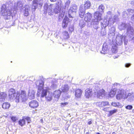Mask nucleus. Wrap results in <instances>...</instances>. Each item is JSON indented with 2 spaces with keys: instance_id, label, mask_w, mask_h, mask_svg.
<instances>
[{
  "instance_id": "obj_13",
  "label": "nucleus",
  "mask_w": 134,
  "mask_h": 134,
  "mask_svg": "<svg viewBox=\"0 0 134 134\" xmlns=\"http://www.w3.org/2000/svg\"><path fill=\"white\" fill-rule=\"evenodd\" d=\"M123 36L120 34H118L117 35L116 38V44L119 45H121L122 43Z\"/></svg>"
},
{
  "instance_id": "obj_57",
  "label": "nucleus",
  "mask_w": 134,
  "mask_h": 134,
  "mask_svg": "<svg viewBox=\"0 0 134 134\" xmlns=\"http://www.w3.org/2000/svg\"><path fill=\"white\" fill-rule=\"evenodd\" d=\"M130 4H134V0L131 1L130 2Z\"/></svg>"
},
{
  "instance_id": "obj_45",
  "label": "nucleus",
  "mask_w": 134,
  "mask_h": 134,
  "mask_svg": "<svg viewBox=\"0 0 134 134\" xmlns=\"http://www.w3.org/2000/svg\"><path fill=\"white\" fill-rule=\"evenodd\" d=\"M111 105L114 107H119L120 105V103L119 102H113L111 103Z\"/></svg>"
},
{
  "instance_id": "obj_17",
  "label": "nucleus",
  "mask_w": 134,
  "mask_h": 134,
  "mask_svg": "<svg viewBox=\"0 0 134 134\" xmlns=\"http://www.w3.org/2000/svg\"><path fill=\"white\" fill-rule=\"evenodd\" d=\"M69 18L66 16H65L63 21L62 23V27L63 28H65L68 25L69 22Z\"/></svg>"
},
{
  "instance_id": "obj_41",
  "label": "nucleus",
  "mask_w": 134,
  "mask_h": 134,
  "mask_svg": "<svg viewBox=\"0 0 134 134\" xmlns=\"http://www.w3.org/2000/svg\"><path fill=\"white\" fill-rule=\"evenodd\" d=\"M111 49L113 53H116L117 52V47L115 45L112 46Z\"/></svg>"
},
{
  "instance_id": "obj_16",
  "label": "nucleus",
  "mask_w": 134,
  "mask_h": 134,
  "mask_svg": "<svg viewBox=\"0 0 134 134\" xmlns=\"http://www.w3.org/2000/svg\"><path fill=\"white\" fill-rule=\"evenodd\" d=\"M86 9L83 8V6L81 5L79 8V14L81 18L83 17L85 13Z\"/></svg>"
},
{
  "instance_id": "obj_9",
  "label": "nucleus",
  "mask_w": 134,
  "mask_h": 134,
  "mask_svg": "<svg viewBox=\"0 0 134 134\" xmlns=\"http://www.w3.org/2000/svg\"><path fill=\"white\" fill-rule=\"evenodd\" d=\"M118 86H120L119 84L116 83L114 84L113 87L112 89H111L109 93V96L110 97H113L116 93V91H118L117 89Z\"/></svg>"
},
{
  "instance_id": "obj_30",
  "label": "nucleus",
  "mask_w": 134,
  "mask_h": 134,
  "mask_svg": "<svg viewBox=\"0 0 134 134\" xmlns=\"http://www.w3.org/2000/svg\"><path fill=\"white\" fill-rule=\"evenodd\" d=\"M86 21L82 19L80 20L79 26L82 29L85 26L86 24Z\"/></svg>"
},
{
  "instance_id": "obj_6",
  "label": "nucleus",
  "mask_w": 134,
  "mask_h": 134,
  "mask_svg": "<svg viewBox=\"0 0 134 134\" xmlns=\"http://www.w3.org/2000/svg\"><path fill=\"white\" fill-rule=\"evenodd\" d=\"M43 0H33L32 3V11H35L38 7L41 8L43 5Z\"/></svg>"
},
{
  "instance_id": "obj_53",
  "label": "nucleus",
  "mask_w": 134,
  "mask_h": 134,
  "mask_svg": "<svg viewBox=\"0 0 134 134\" xmlns=\"http://www.w3.org/2000/svg\"><path fill=\"white\" fill-rule=\"evenodd\" d=\"M68 104V103L67 102L62 103H61V105L62 107H63L67 105Z\"/></svg>"
},
{
  "instance_id": "obj_22",
  "label": "nucleus",
  "mask_w": 134,
  "mask_h": 134,
  "mask_svg": "<svg viewBox=\"0 0 134 134\" xmlns=\"http://www.w3.org/2000/svg\"><path fill=\"white\" fill-rule=\"evenodd\" d=\"M30 7L29 5H26L25 7L24 10V15L25 16H27L29 14V10H30Z\"/></svg>"
},
{
  "instance_id": "obj_24",
  "label": "nucleus",
  "mask_w": 134,
  "mask_h": 134,
  "mask_svg": "<svg viewBox=\"0 0 134 134\" xmlns=\"http://www.w3.org/2000/svg\"><path fill=\"white\" fill-rule=\"evenodd\" d=\"M82 91L81 89H76L75 94V97L78 98H80L82 95Z\"/></svg>"
},
{
  "instance_id": "obj_38",
  "label": "nucleus",
  "mask_w": 134,
  "mask_h": 134,
  "mask_svg": "<svg viewBox=\"0 0 134 134\" xmlns=\"http://www.w3.org/2000/svg\"><path fill=\"white\" fill-rule=\"evenodd\" d=\"M133 93H128L125 99L127 98L128 99L131 100L133 98Z\"/></svg>"
},
{
  "instance_id": "obj_34",
  "label": "nucleus",
  "mask_w": 134,
  "mask_h": 134,
  "mask_svg": "<svg viewBox=\"0 0 134 134\" xmlns=\"http://www.w3.org/2000/svg\"><path fill=\"white\" fill-rule=\"evenodd\" d=\"M26 121L24 118L20 119L18 121V124L21 126H24L25 124Z\"/></svg>"
},
{
  "instance_id": "obj_7",
  "label": "nucleus",
  "mask_w": 134,
  "mask_h": 134,
  "mask_svg": "<svg viewBox=\"0 0 134 134\" xmlns=\"http://www.w3.org/2000/svg\"><path fill=\"white\" fill-rule=\"evenodd\" d=\"M77 11V6L76 5H72L68 10V15L69 18H73Z\"/></svg>"
},
{
  "instance_id": "obj_31",
  "label": "nucleus",
  "mask_w": 134,
  "mask_h": 134,
  "mask_svg": "<svg viewBox=\"0 0 134 134\" xmlns=\"http://www.w3.org/2000/svg\"><path fill=\"white\" fill-rule=\"evenodd\" d=\"M10 105L9 103L5 102L3 103L2 105V107L4 109H8L10 107Z\"/></svg>"
},
{
  "instance_id": "obj_43",
  "label": "nucleus",
  "mask_w": 134,
  "mask_h": 134,
  "mask_svg": "<svg viewBox=\"0 0 134 134\" xmlns=\"http://www.w3.org/2000/svg\"><path fill=\"white\" fill-rule=\"evenodd\" d=\"M74 30V25L73 24L70 25L69 27V31L70 33H71Z\"/></svg>"
},
{
  "instance_id": "obj_39",
  "label": "nucleus",
  "mask_w": 134,
  "mask_h": 134,
  "mask_svg": "<svg viewBox=\"0 0 134 134\" xmlns=\"http://www.w3.org/2000/svg\"><path fill=\"white\" fill-rule=\"evenodd\" d=\"M53 95L55 98H59V90H56L54 92Z\"/></svg>"
},
{
  "instance_id": "obj_54",
  "label": "nucleus",
  "mask_w": 134,
  "mask_h": 134,
  "mask_svg": "<svg viewBox=\"0 0 134 134\" xmlns=\"http://www.w3.org/2000/svg\"><path fill=\"white\" fill-rule=\"evenodd\" d=\"M131 65L130 63H127L125 64V66L126 68H128L130 67Z\"/></svg>"
},
{
  "instance_id": "obj_29",
  "label": "nucleus",
  "mask_w": 134,
  "mask_h": 134,
  "mask_svg": "<svg viewBox=\"0 0 134 134\" xmlns=\"http://www.w3.org/2000/svg\"><path fill=\"white\" fill-rule=\"evenodd\" d=\"M55 7L53 9V11H52L53 13L52 15H53L54 13L56 14L58 13L59 11V2H57L56 3Z\"/></svg>"
},
{
  "instance_id": "obj_52",
  "label": "nucleus",
  "mask_w": 134,
  "mask_h": 134,
  "mask_svg": "<svg viewBox=\"0 0 134 134\" xmlns=\"http://www.w3.org/2000/svg\"><path fill=\"white\" fill-rule=\"evenodd\" d=\"M126 108L127 109L131 110L132 108V106L131 105H128L126 107Z\"/></svg>"
},
{
  "instance_id": "obj_28",
  "label": "nucleus",
  "mask_w": 134,
  "mask_h": 134,
  "mask_svg": "<svg viewBox=\"0 0 134 134\" xmlns=\"http://www.w3.org/2000/svg\"><path fill=\"white\" fill-rule=\"evenodd\" d=\"M62 91L64 92H66L69 90V86L68 85H63L61 88Z\"/></svg>"
},
{
  "instance_id": "obj_47",
  "label": "nucleus",
  "mask_w": 134,
  "mask_h": 134,
  "mask_svg": "<svg viewBox=\"0 0 134 134\" xmlns=\"http://www.w3.org/2000/svg\"><path fill=\"white\" fill-rule=\"evenodd\" d=\"M128 13L127 11H125L123 12V18H126L128 16Z\"/></svg>"
},
{
  "instance_id": "obj_23",
  "label": "nucleus",
  "mask_w": 134,
  "mask_h": 134,
  "mask_svg": "<svg viewBox=\"0 0 134 134\" xmlns=\"http://www.w3.org/2000/svg\"><path fill=\"white\" fill-rule=\"evenodd\" d=\"M28 97L30 99H34L35 97L34 91L32 90H29L28 93Z\"/></svg>"
},
{
  "instance_id": "obj_46",
  "label": "nucleus",
  "mask_w": 134,
  "mask_h": 134,
  "mask_svg": "<svg viewBox=\"0 0 134 134\" xmlns=\"http://www.w3.org/2000/svg\"><path fill=\"white\" fill-rule=\"evenodd\" d=\"M127 11L128 12L129 14L130 15L132 13H134V9H129L127 10Z\"/></svg>"
},
{
  "instance_id": "obj_42",
  "label": "nucleus",
  "mask_w": 134,
  "mask_h": 134,
  "mask_svg": "<svg viewBox=\"0 0 134 134\" xmlns=\"http://www.w3.org/2000/svg\"><path fill=\"white\" fill-rule=\"evenodd\" d=\"M104 9V7L103 4H101L99 7L98 8V10L99 11V12H102Z\"/></svg>"
},
{
  "instance_id": "obj_40",
  "label": "nucleus",
  "mask_w": 134,
  "mask_h": 134,
  "mask_svg": "<svg viewBox=\"0 0 134 134\" xmlns=\"http://www.w3.org/2000/svg\"><path fill=\"white\" fill-rule=\"evenodd\" d=\"M6 94L4 92H2L0 93V98L4 99L6 96Z\"/></svg>"
},
{
  "instance_id": "obj_4",
  "label": "nucleus",
  "mask_w": 134,
  "mask_h": 134,
  "mask_svg": "<svg viewBox=\"0 0 134 134\" xmlns=\"http://www.w3.org/2000/svg\"><path fill=\"white\" fill-rule=\"evenodd\" d=\"M118 28L120 30H122L127 28V32L128 34L132 35L134 32L133 28L131 27L129 24H127L124 23H122L118 26Z\"/></svg>"
},
{
  "instance_id": "obj_11",
  "label": "nucleus",
  "mask_w": 134,
  "mask_h": 134,
  "mask_svg": "<svg viewBox=\"0 0 134 134\" xmlns=\"http://www.w3.org/2000/svg\"><path fill=\"white\" fill-rule=\"evenodd\" d=\"M9 97L11 99H14L15 100V98L18 93H15V90L13 88L10 89L8 91Z\"/></svg>"
},
{
  "instance_id": "obj_15",
  "label": "nucleus",
  "mask_w": 134,
  "mask_h": 134,
  "mask_svg": "<svg viewBox=\"0 0 134 134\" xmlns=\"http://www.w3.org/2000/svg\"><path fill=\"white\" fill-rule=\"evenodd\" d=\"M115 27L113 26L110 28H109L108 35L110 36H111V38H113L115 35Z\"/></svg>"
},
{
  "instance_id": "obj_3",
  "label": "nucleus",
  "mask_w": 134,
  "mask_h": 134,
  "mask_svg": "<svg viewBox=\"0 0 134 134\" xmlns=\"http://www.w3.org/2000/svg\"><path fill=\"white\" fill-rule=\"evenodd\" d=\"M70 1L68 0L66 1L65 4L64 5L62 1H59V3H60V9L59 10V17H60L61 18L63 17L65 11V9L66 8L69 7Z\"/></svg>"
},
{
  "instance_id": "obj_12",
  "label": "nucleus",
  "mask_w": 134,
  "mask_h": 134,
  "mask_svg": "<svg viewBox=\"0 0 134 134\" xmlns=\"http://www.w3.org/2000/svg\"><path fill=\"white\" fill-rule=\"evenodd\" d=\"M101 27L103 28L104 27V28L108 26H110L111 25L109 23V19L108 20L107 19H105L101 21Z\"/></svg>"
},
{
  "instance_id": "obj_36",
  "label": "nucleus",
  "mask_w": 134,
  "mask_h": 134,
  "mask_svg": "<svg viewBox=\"0 0 134 134\" xmlns=\"http://www.w3.org/2000/svg\"><path fill=\"white\" fill-rule=\"evenodd\" d=\"M106 14V18L107 19L109 18V20L112 18L113 14L111 12L109 11L107 12Z\"/></svg>"
},
{
  "instance_id": "obj_55",
  "label": "nucleus",
  "mask_w": 134,
  "mask_h": 134,
  "mask_svg": "<svg viewBox=\"0 0 134 134\" xmlns=\"http://www.w3.org/2000/svg\"><path fill=\"white\" fill-rule=\"evenodd\" d=\"M54 36L55 37L57 38H58V37H59V35H58V34H57V32L55 33L54 34Z\"/></svg>"
},
{
  "instance_id": "obj_62",
  "label": "nucleus",
  "mask_w": 134,
  "mask_h": 134,
  "mask_svg": "<svg viewBox=\"0 0 134 134\" xmlns=\"http://www.w3.org/2000/svg\"><path fill=\"white\" fill-rule=\"evenodd\" d=\"M51 2H54L56 0H50Z\"/></svg>"
},
{
  "instance_id": "obj_56",
  "label": "nucleus",
  "mask_w": 134,
  "mask_h": 134,
  "mask_svg": "<svg viewBox=\"0 0 134 134\" xmlns=\"http://www.w3.org/2000/svg\"><path fill=\"white\" fill-rule=\"evenodd\" d=\"M131 20L134 21V14L131 17Z\"/></svg>"
},
{
  "instance_id": "obj_58",
  "label": "nucleus",
  "mask_w": 134,
  "mask_h": 134,
  "mask_svg": "<svg viewBox=\"0 0 134 134\" xmlns=\"http://www.w3.org/2000/svg\"><path fill=\"white\" fill-rule=\"evenodd\" d=\"M91 120H91V121H89L88 122V124L89 125H90L92 123V121H91Z\"/></svg>"
},
{
  "instance_id": "obj_51",
  "label": "nucleus",
  "mask_w": 134,
  "mask_h": 134,
  "mask_svg": "<svg viewBox=\"0 0 134 134\" xmlns=\"http://www.w3.org/2000/svg\"><path fill=\"white\" fill-rule=\"evenodd\" d=\"M24 119L27 121V123H29L31 121L30 118L29 117H24Z\"/></svg>"
},
{
  "instance_id": "obj_60",
  "label": "nucleus",
  "mask_w": 134,
  "mask_h": 134,
  "mask_svg": "<svg viewBox=\"0 0 134 134\" xmlns=\"http://www.w3.org/2000/svg\"><path fill=\"white\" fill-rule=\"evenodd\" d=\"M118 57V56H115L114 57V59H115V58H117Z\"/></svg>"
},
{
  "instance_id": "obj_20",
  "label": "nucleus",
  "mask_w": 134,
  "mask_h": 134,
  "mask_svg": "<svg viewBox=\"0 0 134 134\" xmlns=\"http://www.w3.org/2000/svg\"><path fill=\"white\" fill-rule=\"evenodd\" d=\"M92 18V14L89 12H88L85 15L84 20L85 21H90Z\"/></svg>"
},
{
  "instance_id": "obj_50",
  "label": "nucleus",
  "mask_w": 134,
  "mask_h": 134,
  "mask_svg": "<svg viewBox=\"0 0 134 134\" xmlns=\"http://www.w3.org/2000/svg\"><path fill=\"white\" fill-rule=\"evenodd\" d=\"M99 85H98L97 84L96 85L95 87V91L98 92V91H99V86H98Z\"/></svg>"
},
{
  "instance_id": "obj_63",
  "label": "nucleus",
  "mask_w": 134,
  "mask_h": 134,
  "mask_svg": "<svg viewBox=\"0 0 134 134\" xmlns=\"http://www.w3.org/2000/svg\"><path fill=\"white\" fill-rule=\"evenodd\" d=\"M89 132H87L85 134H89Z\"/></svg>"
},
{
  "instance_id": "obj_2",
  "label": "nucleus",
  "mask_w": 134,
  "mask_h": 134,
  "mask_svg": "<svg viewBox=\"0 0 134 134\" xmlns=\"http://www.w3.org/2000/svg\"><path fill=\"white\" fill-rule=\"evenodd\" d=\"M44 82L41 80H39L36 82V85H38V90L40 91L41 93V97L43 98L46 97L47 95V93H48V88H47L45 89L44 88Z\"/></svg>"
},
{
  "instance_id": "obj_49",
  "label": "nucleus",
  "mask_w": 134,
  "mask_h": 134,
  "mask_svg": "<svg viewBox=\"0 0 134 134\" xmlns=\"http://www.w3.org/2000/svg\"><path fill=\"white\" fill-rule=\"evenodd\" d=\"M11 118L13 122H15L18 119L16 117L14 116H12Z\"/></svg>"
},
{
  "instance_id": "obj_48",
  "label": "nucleus",
  "mask_w": 134,
  "mask_h": 134,
  "mask_svg": "<svg viewBox=\"0 0 134 134\" xmlns=\"http://www.w3.org/2000/svg\"><path fill=\"white\" fill-rule=\"evenodd\" d=\"M107 34L105 28H104V30L102 31L101 33V34L102 36L105 35Z\"/></svg>"
},
{
  "instance_id": "obj_18",
  "label": "nucleus",
  "mask_w": 134,
  "mask_h": 134,
  "mask_svg": "<svg viewBox=\"0 0 134 134\" xmlns=\"http://www.w3.org/2000/svg\"><path fill=\"white\" fill-rule=\"evenodd\" d=\"M100 12L99 11H97L94 13V16L95 21H99L101 20L102 15Z\"/></svg>"
},
{
  "instance_id": "obj_61",
  "label": "nucleus",
  "mask_w": 134,
  "mask_h": 134,
  "mask_svg": "<svg viewBox=\"0 0 134 134\" xmlns=\"http://www.w3.org/2000/svg\"><path fill=\"white\" fill-rule=\"evenodd\" d=\"M59 130V129H58V128H56V129L55 128L54 129V130Z\"/></svg>"
},
{
  "instance_id": "obj_33",
  "label": "nucleus",
  "mask_w": 134,
  "mask_h": 134,
  "mask_svg": "<svg viewBox=\"0 0 134 134\" xmlns=\"http://www.w3.org/2000/svg\"><path fill=\"white\" fill-rule=\"evenodd\" d=\"M99 105L101 107L109 105V103L108 102H102L99 103Z\"/></svg>"
},
{
  "instance_id": "obj_44",
  "label": "nucleus",
  "mask_w": 134,
  "mask_h": 134,
  "mask_svg": "<svg viewBox=\"0 0 134 134\" xmlns=\"http://www.w3.org/2000/svg\"><path fill=\"white\" fill-rule=\"evenodd\" d=\"M117 111V110L115 109L113 110H111L109 111V114L110 116H111L113 115L114 113H116Z\"/></svg>"
},
{
  "instance_id": "obj_64",
  "label": "nucleus",
  "mask_w": 134,
  "mask_h": 134,
  "mask_svg": "<svg viewBox=\"0 0 134 134\" xmlns=\"http://www.w3.org/2000/svg\"><path fill=\"white\" fill-rule=\"evenodd\" d=\"M112 134H116V133L115 132H113Z\"/></svg>"
},
{
  "instance_id": "obj_1",
  "label": "nucleus",
  "mask_w": 134,
  "mask_h": 134,
  "mask_svg": "<svg viewBox=\"0 0 134 134\" xmlns=\"http://www.w3.org/2000/svg\"><path fill=\"white\" fill-rule=\"evenodd\" d=\"M13 10L11 7L7 6V5L4 4L2 5L1 12L4 19L8 20L10 18L13 12H14Z\"/></svg>"
},
{
  "instance_id": "obj_59",
  "label": "nucleus",
  "mask_w": 134,
  "mask_h": 134,
  "mask_svg": "<svg viewBox=\"0 0 134 134\" xmlns=\"http://www.w3.org/2000/svg\"><path fill=\"white\" fill-rule=\"evenodd\" d=\"M19 6L20 7H23V5L22 4V3H19Z\"/></svg>"
},
{
  "instance_id": "obj_32",
  "label": "nucleus",
  "mask_w": 134,
  "mask_h": 134,
  "mask_svg": "<svg viewBox=\"0 0 134 134\" xmlns=\"http://www.w3.org/2000/svg\"><path fill=\"white\" fill-rule=\"evenodd\" d=\"M46 100L48 101H51L52 99V95L51 93L48 92V94L45 97Z\"/></svg>"
},
{
  "instance_id": "obj_26",
  "label": "nucleus",
  "mask_w": 134,
  "mask_h": 134,
  "mask_svg": "<svg viewBox=\"0 0 134 134\" xmlns=\"http://www.w3.org/2000/svg\"><path fill=\"white\" fill-rule=\"evenodd\" d=\"M118 19V16L117 15H115L113 18H111L109 19V23L113 25L115 22L117 21Z\"/></svg>"
},
{
  "instance_id": "obj_21",
  "label": "nucleus",
  "mask_w": 134,
  "mask_h": 134,
  "mask_svg": "<svg viewBox=\"0 0 134 134\" xmlns=\"http://www.w3.org/2000/svg\"><path fill=\"white\" fill-rule=\"evenodd\" d=\"M97 92V97L100 99H102L103 97L105 96V91L103 89L100 90Z\"/></svg>"
},
{
  "instance_id": "obj_10",
  "label": "nucleus",
  "mask_w": 134,
  "mask_h": 134,
  "mask_svg": "<svg viewBox=\"0 0 134 134\" xmlns=\"http://www.w3.org/2000/svg\"><path fill=\"white\" fill-rule=\"evenodd\" d=\"M53 5L52 4H50V5L48 6V5L47 3H45L44 6V10L46 11L48 10V14L49 15H51L53 12L52 9V6Z\"/></svg>"
},
{
  "instance_id": "obj_14",
  "label": "nucleus",
  "mask_w": 134,
  "mask_h": 134,
  "mask_svg": "<svg viewBox=\"0 0 134 134\" xmlns=\"http://www.w3.org/2000/svg\"><path fill=\"white\" fill-rule=\"evenodd\" d=\"M30 107L32 108H37L38 106V102L36 100H32L29 103Z\"/></svg>"
},
{
  "instance_id": "obj_8",
  "label": "nucleus",
  "mask_w": 134,
  "mask_h": 134,
  "mask_svg": "<svg viewBox=\"0 0 134 134\" xmlns=\"http://www.w3.org/2000/svg\"><path fill=\"white\" fill-rule=\"evenodd\" d=\"M126 97V92L122 89H119L117 91V94L116 96V98L118 100L122 99H125Z\"/></svg>"
},
{
  "instance_id": "obj_37",
  "label": "nucleus",
  "mask_w": 134,
  "mask_h": 134,
  "mask_svg": "<svg viewBox=\"0 0 134 134\" xmlns=\"http://www.w3.org/2000/svg\"><path fill=\"white\" fill-rule=\"evenodd\" d=\"M63 34L64 39H68L69 38V35L67 31H64L63 32Z\"/></svg>"
},
{
  "instance_id": "obj_25",
  "label": "nucleus",
  "mask_w": 134,
  "mask_h": 134,
  "mask_svg": "<svg viewBox=\"0 0 134 134\" xmlns=\"http://www.w3.org/2000/svg\"><path fill=\"white\" fill-rule=\"evenodd\" d=\"M108 47L106 43H104L103 46L102 50L101 52V53L103 54H105L108 50Z\"/></svg>"
},
{
  "instance_id": "obj_35",
  "label": "nucleus",
  "mask_w": 134,
  "mask_h": 134,
  "mask_svg": "<svg viewBox=\"0 0 134 134\" xmlns=\"http://www.w3.org/2000/svg\"><path fill=\"white\" fill-rule=\"evenodd\" d=\"M99 21H95L93 23V27L96 29H97L99 27Z\"/></svg>"
},
{
  "instance_id": "obj_19",
  "label": "nucleus",
  "mask_w": 134,
  "mask_h": 134,
  "mask_svg": "<svg viewBox=\"0 0 134 134\" xmlns=\"http://www.w3.org/2000/svg\"><path fill=\"white\" fill-rule=\"evenodd\" d=\"M92 95V91L91 89L87 88L85 91V96L86 98H89Z\"/></svg>"
},
{
  "instance_id": "obj_5",
  "label": "nucleus",
  "mask_w": 134,
  "mask_h": 134,
  "mask_svg": "<svg viewBox=\"0 0 134 134\" xmlns=\"http://www.w3.org/2000/svg\"><path fill=\"white\" fill-rule=\"evenodd\" d=\"M27 99L26 92L24 91L21 90L20 94H17L15 98V101L16 102H21L25 101Z\"/></svg>"
},
{
  "instance_id": "obj_27",
  "label": "nucleus",
  "mask_w": 134,
  "mask_h": 134,
  "mask_svg": "<svg viewBox=\"0 0 134 134\" xmlns=\"http://www.w3.org/2000/svg\"><path fill=\"white\" fill-rule=\"evenodd\" d=\"M91 5L90 2L89 1H87L85 2L84 4H82L81 5L83 6V8L86 9L90 8Z\"/></svg>"
}]
</instances>
